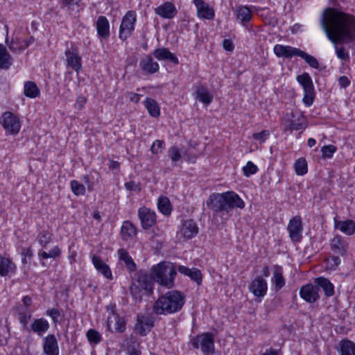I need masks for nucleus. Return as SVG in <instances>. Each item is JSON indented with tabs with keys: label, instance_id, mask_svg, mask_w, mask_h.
<instances>
[{
	"label": "nucleus",
	"instance_id": "nucleus-1",
	"mask_svg": "<svg viewBox=\"0 0 355 355\" xmlns=\"http://www.w3.org/2000/svg\"><path fill=\"white\" fill-rule=\"evenodd\" d=\"M320 25L327 38L335 45L337 57L349 60V55L345 48L337 45L355 42V16L327 8L322 12Z\"/></svg>",
	"mask_w": 355,
	"mask_h": 355
},
{
	"label": "nucleus",
	"instance_id": "nucleus-2",
	"mask_svg": "<svg viewBox=\"0 0 355 355\" xmlns=\"http://www.w3.org/2000/svg\"><path fill=\"white\" fill-rule=\"evenodd\" d=\"M206 205L216 214L225 212L228 214L234 207L243 209L245 207L244 201L234 191L212 193L207 200Z\"/></svg>",
	"mask_w": 355,
	"mask_h": 355
},
{
	"label": "nucleus",
	"instance_id": "nucleus-3",
	"mask_svg": "<svg viewBox=\"0 0 355 355\" xmlns=\"http://www.w3.org/2000/svg\"><path fill=\"white\" fill-rule=\"evenodd\" d=\"M185 303L184 295L173 290L161 295L154 303L153 310L157 315L173 314L180 311Z\"/></svg>",
	"mask_w": 355,
	"mask_h": 355
},
{
	"label": "nucleus",
	"instance_id": "nucleus-4",
	"mask_svg": "<svg viewBox=\"0 0 355 355\" xmlns=\"http://www.w3.org/2000/svg\"><path fill=\"white\" fill-rule=\"evenodd\" d=\"M153 279L161 286L171 288L174 286L176 269L171 263L162 262L152 268Z\"/></svg>",
	"mask_w": 355,
	"mask_h": 355
},
{
	"label": "nucleus",
	"instance_id": "nucleus-5",
	"mask_svg": "<svg viewBox=\"0 0 355 355\" xmlns=\"http://www.w3.org/2000/svg\"><path fill=\"white\" fill-rule=\"evenodd\" d=\"M153 279L146 272L139 271L130 286V293L136 301H141L142 296L153 292Z\"/></svg>",
	"mask_w": 355,
	"mask_h": 355
},
{
	"label": "nucleus",
	"instance_id": "nucleus-6",
	"mask_svg": "<svg viewBox=\"0 0 355 355\" xmlns=\"http://www.w3.org/2000/svg\"><path fill=\"white\" fill-rule=\"evenodd\" d=\"M297 80L304 89V103L306 106H311L314 99V87L311 76L308 73H303L297 76Z\"/></svg>",
	"mask_w": 355,
	"mask_h": 355
},
{
	"label": "nucleus",
	"instance_id": "nucleus-7",
	"mask_svg": "<svg viewBox=\"0 0 355 355\" xmlns=\"http://www.w3.org/2000/svg\"><path fill=\"white\" fill-rule=\"evenodd\" d=\"M192 345L196 349L200 348L202 352L207 355L214 349V338L211 333L198 335L192 340Z\"/></svg>",
	"mask_w": 355,
	"mask_h": 355
},
{
	"label": "nucleus",
	"instance_id": "nucleus-8",
	"mask_svg": "<svg viewBox=\"0 0 355 355\" xmlns=\"http://www.w3.org/2000/svg\"><path fill=\"white\" fill-rule=\"evenodd\" d=\"M0 123L6 132L10 135H15L20 130L19 119L10 112H5L0 119Z\"/></svg>",
	"mask_w": 355,
	"mask_h": 355
},
{
	"label": "nucleus",
	"instance_id": "nucleus-9",
	"mask_svg": "<svg viewBox=\"0 0 355 355\" xmlns=\"http://www.w3.org/2000/svg\"><path fill=\"white\" fill-rule=\"evenodd\" d=\"M136 22V14L135 11H128L123 16L119 28V38L125 40L131 36Z\"/></svg>",
	"mask_w": 355,
	"mask_h": 355
},
{
	"label": "nucleus",
	"instance_id": "nucleus-10",
	"mask_svg": "<svg viewBox=\"0 0 355 355\" xmlns=\"http://www.w3.org/2000/svg\"><path fill=\"white\" fill-rule=\"evenodd\" d=\"M155 318L150 313H139L137 317V322L135 329L137 334L144 336L154 327Z\"/></svg>",
	"mask_w": 355,
	"mask_h": 355
},
{
	"label": "nucleus",
	"instance_id": "nucleus-11",
	"mask_svg": "<svg viewBox=\"0 0 355 355\" xmlns=\"http://www.w3.org/2000/svg\"><path fill=\"white\" fill-rule=\"evenodd\" d=\"M287 230L293 242H300L302 239L303 226L302 218L299 216L292 218L288 224Z\"/></svg>",
	"mask_w": 355,
	"mask_h": 355
},
{
	"label": "nucleus",
	"instance_id": "nucleus-12",
	"mask_svg": "<svg viewBox=\"0 0 355 355\" xmlns=\"http://www.w3.org/2000/svg\"><path fill=\"white\" fill-rule=\"evenodd\" d=\"M34 41L35 38L33 36H30L28 39H22L19 36H15L11 39L10 42H8L6 38V42L12 53L19 54Z\"/></svg>",
	"mask_w": 355,
	"mask_h": 355
},
{
	"label": "nucleus",
	"instance_id": "nucleus-13",
	"mask_svg": "<svg viewBox=\"0 0 355 355\" xmlns=\"http://www.w3.org/2000/svg\"><path fill=\"white\" fill-rule=\"evenodd\" d=\"M65 56L67 66L78 73L82 68V58L79 55L78 48L71 46V49L66 50Z\"/></svg>",
	"mask_w": 355,
	"mask_h": 355
},
{
	"label": "nucleus",
	"instance_id": "nucleus-14",
	"mask_svg": "<svg viewBox=\"0 0 355 355\" xmlns=\"http://www.w3.org/2000/svg\"><path fill=\"white\" fill-rule=\"evenodd\" d=\"M138 216L141 220V226L145 230H148L156 223V214L153 210L143 207L139 209Z\"/></svg>",
	"mask_w": 355,
	"mask_h": 355
},
{
	"label": "nucleus",
	"instance_id": "nucleus-15",
	"mask_svg": "<svg viewBox=\"0 0 355 355\" xmlns=\"http://www.w3.org/2000/svg\"><path fill=\"white\" fill-rule=\"evenodd\" d=\"M300 295L309 303H314L320 298L318 286L312 284L302 286L300 289Z\"/></svg>",
	"mask_w": 355,
	"mask_h": 355
},
{
	"label": "nucleus",
	"instance_id": "nucleus-16",
	"mask_svg": "<svg viewBox=\"0 0 355 355\" xmlns=\"http://www.w3.org/2000/svg\"><path fill=\"white\" fill-rule=\"evenodd\" d=\"M198 233V227L196 225V222L189 219L184 222L182 225L181 230L179 232V234L181 237H182L184 240L191 239L195 236H196Z\"/></svg>",
	"mask_w": 355,
	"mask_h": 355
},
{
	"label": "nucleus",
	"instance_id": "nucleus-17",
	"mask_svg": "<svg viewBox=\"0 0 355 355\" xmlns=\"http://www.w3.org/2000/svg\"><path fill=\"white\" fill-rule=\"evenodd\" d=\"M112 315L107 318V327L110 330L114 329L117 332H123L126 329V324L124 319L120 317L118 314L111 311Z\"/></svg>",
	"mask_w": 355,
	"mask_h": 355
},
{
	"label": "nucleus",
	"instance_id": "nucleus-18",
	"mask_svg": "<svg viewBox=\"0 0 355 355\" xmlns=\"http://www.w3.org/2000/svg\"><path fill=\"white\" fill-rule=\"evenodd\" d=\"M43 351L46 355H59L58 343L54 334H49L44 338Z\"/></svg>",
	"mask_w": 355,
	"mask_h": 355
},
{
	"label": "nucleus",
	"instance_id": "nucleus-19",
	"mask_svg": "<svg viewBox=\"0 0 355 355\" xmlns=\"http://www.w3.org/2000/svg\"><path fill=\"white\" fill-rule=\"evenodd\" d=\"M197 8L198 17L206 19H212L214 17V10L202 0H193Z\"/></svg>",
	"mask_w": 355,
	"mask_h": 355
},
{
	"label": "nucleus",
	"instance_id": "nucleus-20",
	"mask_svg": "<svg viewBox=\"0 0 355 355\" xmlns=\"http://www.w3.org/2000/svg\"><path fill=\"white\" fill-rule=\"evenodd\" d=\"M249 289L255 296L263 297L267 291V282L263 278L259 277L252 282Z\"/></svg>",
	"mask_w": 355,
	"mask_h": 355
},
{
	"label": "nucleus",
	"instance_id": "nucleus-21",
	"mask_svg": "<svg viewBox=\"0 0 355 355\" xmlns=\"http://www.w3.org/2000/svg\"><path fill=\"white\" fill-rule=\"evenodd\" d=\"M155 12L163 18L172 19L177 14V10L173 3L166 1L156 8Z\"/></svg>",
	"mask_w": 355,
	"mask_h": 355
},
{
	"label": "nucleus",
	"instance_id": "nucleus-22",
	"mask_svg": "<svg viewBox=\"0 0 355 355\" xmlns=\"http://www.w3.org/2000/svg\"><path fill=\"white\" fill-rule=\"evenodd\" d=\"M300 51L301 50L299 49L290 46L276 44L274 46V53L279 58L284 57L291 58L294 55L299 56Z\"/></svg>",
	"mask_w": 355,
	"mask_h": 355
},
{
	"label": "nucleus",
	"instance_id": "nucleus-23",
	"mask_svg": "<svg viewBox=\"0 0 355 355\" xmlns=\"http://www.w3.org/2000/svg\"><path fill=\"white\" fill-rule=\"evenodd\" d=\"M140 68L148 73H155L159 71V66L153 60L150 55H147L139 62Z\"/></svg>",
	"mask_w": 355,
	"mask_h": 355
},
{
	"label": "nucleus",
	"instance_id": "nucleus-24",
	"mask_svg": "<svg viewBox=\"0 0 355 355\" xmlns=\"http://www.w3.org/2000/svg\"><path fill=\"white\" fill-rule=\"evenodd\" d=\"M153 55L159 60H168L174 64L179 63L177 56L166 48H158L153 51Z\"/></svg>",
	"mask_w": 355,
	"mask_h": 355
},
{
	"label": "nucleus",
	"instance_id": "nucleus-25",
	"mask_svg": "<svg viewBox=\"0 0 355 355\" xmlns=\"http://www.w3.org/2000/svg\"><path fill=\"white\" fill-rule=\"evenodd\" d=\"M331 248L341 256L346 254L348 249L347 243L340 236H335L331 242Z\"/></svg>",
	"mask_w": 355,
	"mask_h": 355
},
{
	"label": "nucleus",
	"instance_id": "nucleus-26",
	"mask_svg": "<svg viewBox=\"0 0 355 355\" xmlns=\"http://www.w3.org/2000/svg\"><path fill=\"white\" fill-rule=\"evenodd\" d=\"M49 327L50 325L46 319L43 318H37L33 321L30 331H33L39 336H42L49 330Z\"/></svg>",
	"mask_w": 355,
	"mask_h": 355
},
{
	"label": "nucleus",
	"instance_id": "nucleus-27",
	"mask_svg": "<svg viewBox=\"0 0 355 355\" xmlns=\"http://www.w3.org/2000/svg\"><path fill=\"white\" fill-rule=\"evenodd\" d=\"M318 288H321L327 297H331L334 295V286L327 279L323 277H317L314 281Z\"/></svg>",
	"mask_w": 355,
	"mask_h": 355
},
{
	"label": "nucleus",
	"instance_id": "nucleus-28",
	"mask_svg": "<svg viewBox=\"0 0 355 355\" xmlns=\"http://www.w3.org/2000/svg\"><path fill=\"white\" fill-rule=\"evenodd\" d=\"M178 270L181 274H184L189 277L191 279L196 282L198 285L201 284L202 277V273L199 269L196 268L190 269L186 266H180Z\"/></svg>",
	"mask_w": 355,
	"mask_h": 355
},
{
	"label": "nucleus",
	"instance_id": "nucleus-29",
	"mask_svg": "<svg viewBox=\"0 0 355 355\" xmlns=\"http://www.w3.org/2000/svg\"><path fill=\"white\" fill-rule=\"evenodd\" d=\"M293 118H295L293 113H291ZM285 130H304L306 127L305 119L303 115L300 114L297 119L289 120L288 123H284Z\"/></svg>",
	"mask_w": 355,
	"mask_h": 355
},
{
	"label": "nucleus",
	"instance_id": "nucleus-30",
	"mask_svg": "<svg viewBox=\"0 0 355 355\" xmlns=\"http://www.w3.org/2000/svg\"><path fill=\"white\" fill-rule=\"evenodd\" d=\"M92 263L98 272L101 273L105 278L112 279L110 267L98 256L94 255L92 257Z\"/></svg>",
	"mask_w": 355,
	"mask_h": 355
},
{
	"label": "nucleus",
	"instance_id": "nucleus-31",
	"mask_svg": "<svg viewBox=\"0 0 355 355\" xmlns=\"http://www.w3.org/2000/svg\"><path fill=\"white\" fill-rule=\"evenodd\" d=\"M16 269L15 264L8 258L0 255V275L7 276L14 273Z\"/></svg>",
	"mask_w": 355,
	"mask_h": 355
},
{
	"label": "nucleus",
	"instance_id": "nucleus-32",
	"mask_svg": "<svg viewBox=\"0 0 355 355\" xmlns=\"http://www.w3.org/2000/svg\"><path fill=\"white\" fill-rule=\"evenodd\" d=\"M335 227L350 236L355 233V221L351 219L344 221L335 220Z\"/></svg>",
	"mask_w": 355,
	"mask_h": 355
},
{
	"label": "nucleus",
	"instance_id": "nucleus-33",
	"mask_svg": "<svg viewBox=\"0 0 355 355\" xmlns=\"http://www.w3.org/2000/svg\"><path fill=\"white\" fill-rule=\"evenodd\" d=\"M337 349L339 355H355V343L348 339L342 340Z\"/></svg>",
	"mask_w": 355,
	"mask_h": 355
},
{
	"label": "nucleus",
	"instance_id": "nucleus-34",
	"mask_svg": "<svg viewBox=\"0 0 355 355\" xmlns=\"http://www.w3.org/2000/svg\"><path fill=\"white\" fill-rule=\"evenodd\" d=\"M96 29L98 35L103 38H107L110 36V25L107 19L105 16L98 17L96 21Z\"/></svg>",
	"mask_w": 355,
	"mask_h": 355
},
{
	"label": "nucleus",
	"instance_id": "nucleus-35",
	"mask_svg": "<svg viewBox=\"0 0 355 355\" xmlns=\"http://www.w3.org/2000/svg\"><path fill=\"white\" fill-rule=\"evenodd\" d=\"M12 64V58L11 55L6 48L0 44V69H8Z\"/></svg>",
	"mask_w": 355,
	"mask_h": 355
},
{
	"label": "nucleus",
	"instance_id": "nucleus-36",
	"mask_svg": "<svg viewBox=\"0 0 355 355\" xmlns=\"http://www.w3.org/2000/svg\"><path fill=\"white\" fill-rule=\"evenodd\" d=\"M121 233L123 240L127 241L136 235L137 230L132 223L126 220L123 223Z\"/></svg>",
	"mask_w": 355,
	"mask_h": 355
},
{
	"label": "nucleus",
	"instance_id": "nucleus-37",
	"mask_svg": "<svg viewBox=\"0 0 355 355\" xmlns=\"http://www.w3.org/2000/svg\"><path fill=\"white\" fill-rule=\"evenodd\" d=\"M118 255L119 259L124 261L126 267L130 271L135 270L136 264L126 250L123 248L119 249L118 250Z\"/></svg>",
	"mask_w": 355,
	"mask_h": 355
},
{
	"label": "nucleus",
	"instance_id": "nucleus-38",
	"mask_svg": "<svg viewBox=\"0 0 355 355\" xmlns=\"http://www.w3.org/2000/svg\"><path fill=\"white\" fill-rule=\"evenodd\" d=\"M24 95L28 98H34L40 95V89L33 81H27L24 84Z\"/></svg>",
	"mask_w": 355,
	"mask_h": 355
},
{
	"label": "nucleus",
	"instance_id": "nucleus-39",
	"mask_svg": "<svg viewBox=\"0 0 355 355\" xmlns=\"http://www.w3.org/2000/svg\"><path fill=\"white\" fill-rule=\"evenodd\" d=\"M196 94V98L206 105L210 104L213 101L212 96L209 94L208 89L203 86L199 87Z\"/></svg>",
	"mask_w": 355,
	"mask_h": 355
},
{
	"label": "nucleus",
	"instance_id": "nucleus-40",
	"mask_svg": "<svg viewBox=\"0 0 355 355\" xmlns=\"http://www.w3.org/2000/svg\"><path fill=\"white\" fill-rule=\"evenodd\" d=\"M144 105L151 116L157 117L159 116V107L155 100L151 98H146L144 101Z\"/></svg>",
	"mask_w": 355,
	"mask_h": 355
},
{
	"label": "nucleus",
	"instance_id": "nucleus-41",
	"mask_svg": "<svg viewBox=\"0 0 355 355\" xmlns=\"http://www.w3.org/2000/svg\"><path fill=\"white\" fill-rule=\"evenodd\" d=\"M236 17L243 24L248 23L252 19V12L250 9L245 6H239L236 10Z\"/></svg>",
	"mask_w": 355,
	"mask_h": 355
},
{
	"label": "nucleus",
	"instance_id": "nucleus-42",
	"mask_svg": "<svg viewBox=\"0 0 355 355\" xmlns=\"http://www.w3.org/2000/svg\"><path fill=\"white\" fill-rule=\"evenodd\" d=\"M159 211L166 216L171 214L172 208L169 199L165 196H161L157 200Z\"/></svg>",
	"mask_w": 355,
	"mask_h": 355
},
{
	"label": "nucleus",
	"instance_id": "nucleus-43",
	"mask_svg": "<svg viewBox=\"0 0 355 355\" xmlns=\"http://www.w3.org/2000/svg\"><path fill=\"white\" fill-rule=\"evenodd\" d=\"M60 254L61 250L59 247L56 245L52 248L49 252L40 250L38 252V257L42 259H47L48 258H52L55 259L58 257Z\"/></svg>",
	"mask_w": 355,
	"mask_h": 355
},
{
	"label": "nucleus",
	"instance_id": "nucleus-44",
	"mask_svg": "<svg viewBox=\"0 0 355 355\" xmlns=\"http://www.w3.org/2000/svg\"><path fill=\"white\" fill-rule=\"evenodd\" d=\"M272 282L275 284L276 291L281 289L285 285L286 282L282 272L277 269H276L274 272Z\"/></svg>",
	"mask_w": 355,
	"mask_h": 355
},
{
	"label": "nucleus",
	"instance_id": "nucleus-45",
	"mask_svg": "<svg viewBox=\"0 0 355 355\" xmlns=\"http://www.w3.org/2000/svg\"><path fill=\"white\" fill-rule=\"evenodd\" d=\"M299 57L302 58L311 67L314 69H318L319 67V63L317 59L307 53L301 50Z\"/></svg>",
	"mask_w": 355,
	"mask_h": 355
},
{
	"label": "nucleus",
	"instance_id": "nucleus-46",
	"mask_svg": "<svg viewBox=\"0 0 355 355\" xmlns=\"http://www.w3.org/2000/svg\"><path fill=\"white\" fill-rule=\"evenodd\" d=\"M295 169L298 175H303L307 173V163L304 158H300L295 162Z\"/></svg>",
	"mask_w": 355,
	"mask_h": 355
},
{
	"label": "nucleus",
	"instance_id": "nucleus-47",
	"mask_svg": "<svg viewBox=\"0 0 355 355\" xmlns=\"http://www.w3.org/2000/svg\"><path fill=\"white\" fill-rule=\"evenodd\" d=\"M51 236L52 235L49 232L46 231V230H42L39 233L37 239L39 243L43 248H46V245H48V243H49L51 240Z\"/></svg>",
	"mask_w": 355,
	"mask_h": 355
},
{
	"label": "nucleus",
	"instance_id": "nucleus-48",
	"mask_svg": "<svg viewBox=\"0 0 355 355\" xmlns=\"http://www.w3.org/2000/svg\"><path fill=\"white\" fill-rule=\"evenodd\" d=\"M70 185L71 191L75 196H78L80 195H85V187L84 184H80L76 180H71Z\"/></svg>",
	"mask_w": 355,
	"mask_h": 355
},
{
	"label": "nucleus",
	"instance_id": "nucleus-49",
	"mask_svg": "<svg viewBox=\"0 0 355 355\" xmlns=\"http://www.w3.org/2000/svg\"><path fill=\"white\" fill-rule=\"evenodd\" d=\"M87 338L88 340L94 344H98L101 340V334L95 329H90L87 332Z\"/></svg>",
	"mask_w": 355,
	"mask_h": 355
},
{
	"label": "nucleus",
	"instance_id": "nucleus-50",
	"mask_svg": "<svg viewBox=\"0 0 355 355\" xmlns=\"http://www.w3.org/2000/svg\"><path fill=\"white\" fill-rule=\"evenodd\" d=\"M31 318V314L26 311L19 312V320L22 324L23 328L28 331H30V328L28 327V323Z\"/></svg>",
	"mask_w": 355,
	"mask_h": 355
},
{
	"label": "nucleus",
	"instance_id": "nucleus-51",
	"mask_svg": "<svg viewBox=\"0 0 355 355\" xmlns=\"http://www.w3.org/2000/svg\"><path fill=\"white\" fill-rule=\"evenodd\" d=\"M168 156L173 166L176 165V162L179 161L182 157L179 149L176 146H172L168 149Z\"/></svg>",
	"mask_w": 355,
	"mask_h": 355
},
{
	"label": "nucleus",
	"instance_id": "nucleus-52",
	"mask_svg": "<svg viewBox=\"0 0 355 355\" xmlns=\"http://www.w3.org/2000/svg\"><path fill=\"white\" fill-rule=\"evenodd\" d=\"M327 268L329 270H335L336 268L340 264V261L338 257L332 256L325 259Z\"/></svg>",
	"mask_w": 355,
	"mask_h": 355
},
{
	"label": "nucleus",
	"instance_id": "nucleus-53",
	"mask_svg": "<svg viewBox=\"0 0 355 355\" xmlns=\"http://www.w3.org/2000/svg\"><path fill=\"white\" fill-rule=\"evenodd\" d=\"M257 170V166L250 161L243 168V173L247 177L256 173Z\"/></svg>",
	"mask_w": 355,
	"mask_h": 355
},
{
	"label": "nucleus",
	"instance_id": "nucleus-54",
	"mask_svg": "<svg viewBox=\"0 0 355 355\" xmlns=\"http://www.w3.org/2000/svg\"><path fill=\"white\" fill-rule=\"evenodd\" d=\"M336 147L334 145L324 146L322 149V153L323 157L326 158H331L334 153L336 151Z\"/></svg>",
	"mask_w": 355,
	"mask_h": 355
},
{
	"label": "nucleus",
	"instance_id": "nucleus-55",
	"mask_svg": "<svg viewBox=\"0 0 355 355\" xmlns=\"http://www.w3.org/2000/svg\"><path fill=\"white\" fill-rule=\"evenodd\" d=\"M164 142L162 140H156L153 142V145L151 146L150 150L151 152L157 155L161 152V150L164 148Z\"/></svg>",
	"mask_w": 355,
	"mask_h": 355
},
{
	"label": "nucleus",
	"instance_id": "nucleus-56",
	"mask_svg": "<svg viewBox=\"0 0 355 355\" xmlns=\"http://www.w3.org/2000/svg\"><path fill=\"white\" fill-rule=\"evenodd\" d=\"M46 315L51 318L54 323H57L58 322V318L61 315V313L58 309L53 308L46 311Z\"/></svg>",
	"mask_w": 355,
	"mask_h": 355
},
{
	"label": "nucleus",
	"instance_id": "nucleus-57",
	"mask_svg": "<svg viewBox=\"0 0 355 355\" xmlns=\"http://www.w3.org/2000/svg\"><path fill=\"white\" fill-rule=\"evenodd\" d=\"M21 261L25 265L31 261L33 257V252L30 248L24 249L21 252Z\"/></svg>",
	"mask_w": 355,
	"mask_h": 355
},
{
	"label": "nucleus",
	"instance_id": "nucleus-58",
	"mask_svg": "<svg viewBox=\"0 0 355 355\" xmlns=\"http://www.w3.org/2000/svg\"><path fill=\"white\" fill-rule=\"evenodd\" d=\"M269 135L270 132L268 130H263L260 132L253 134L252 137L254 139L263 142L267 139Z\"/></svg>",
	"mask_w": 355,
	"mask_h": 355
},
{
	"label": "nucleus",
	"instance_id": "nucleus-59",
	"mask_svg": "<svg viewBox=\"0 0 355 355\" xmlns=\"http://www.w3.org/2000/svg\"><path fill=\"white\" fill-rule=\"evenodd\" d=\"M86 102H87V99L85 97H84L83 96H78V98H76L75 106L78 110H82L84 107Z\"/></svg>",
	"mask_w": 355,
	"mask_h": 355
},
{
	"label": "nucleus",
	"instance_id": "nucleus-60",
	"mask_svg": "<svg viewBox=\"0 0 355 355\" xmlns=\"http://www.w3.org/2000/svg\"><path fill=\"white\" fill-rule=\"evenodd\" d=\"M83 181L85 182V184L87 186V190L89 191H92L94 189V183L93 182L89 179L88 175H84L82 178Z\"/></svg>",
	"mask_w": 355,
	"mask_h": 355
},
{
	"label": "nucleus",
	"instance_id": "nucleus-61",
	"mask_svg": "<svg viewBox=\"0 0 355 355\" xmlns=\"http://www.w3.org/2000/svg\"><path fill=\"white\" fill-rule=\"evenodd\" d=\"M338 83L342 88H346L350 85V80L345 76H340L338 78Z\"/></svg>",
	"mask_w": 355,
	"mask_h": 355
},
{
	"label": "nucleus",
	"instance_id": "nucleus-62",
	"mask_svg": "<svg viewBox=\"0 0 355 355\" xmlns=\"http://www.w3.org/2000/svg\"><path fill=\"white\" fill-rule=\"evenodd\" d=\"M223 48L228 51H232L234 50V45L232 42L229 39H225L223 42Z\"/></svg>",
	"mask_w": 355,
	"mask_h": 355
},
{
	"label": "nucleus",
	"instance_id": "nucleus-63",
	"mask_svg": "<svg viewBox=\"0 0 355 355\" xmlns=\"http://www.w3.org/2000/svg\"><path fill=\"white\" fill-rule=\"evenodd\" d=\"M140 95L133 92H128L126 94V97L129 98L130 101L137 103L140 100Z\"/></svg>",
	"mask_w": 355,
	"mask_h": 355
},
{
	"label": "nucleus",
	"instance_id": "nucleus-64",
	"mask_svg": "<svg viewBox=\"0 0 355 355\" xmlns=\"http://www.w3.org/2000/svg\"><path fill=\"white\" fill-rule=\"evenodd\" d=\"M77 1L76 0H62L60 2L62 7H69L70 6H73L74 4H76Z\"/></svg>",
	"mask_w": 355,
	"mask_h": 355
}]
</instances>
